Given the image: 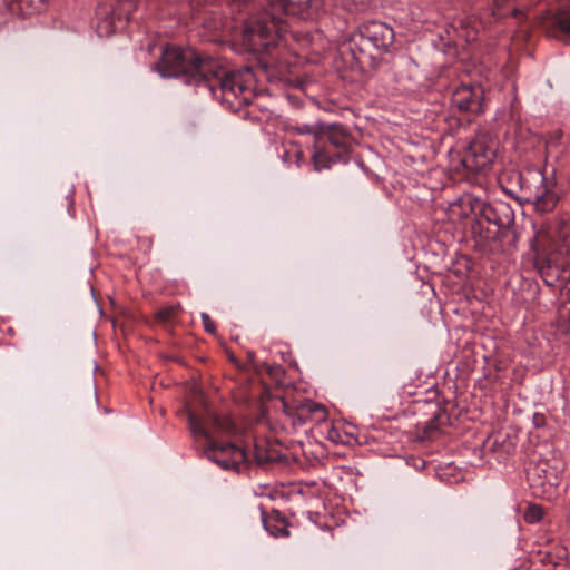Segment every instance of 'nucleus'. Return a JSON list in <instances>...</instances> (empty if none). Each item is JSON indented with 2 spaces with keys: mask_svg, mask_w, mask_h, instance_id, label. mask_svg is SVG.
<instances>
[{
  "mask_svg": "<svg viewBox=\"0 0 570 570\" xmlns=\"http://www.w3.org/2000/svg\"><path fill=\"white\" fill-rule=\"evenodd\" d=\"M163 78L187 77V83L206 87L223 102L248 104L254 89V73L249 67L228 70L214 58L200 59L191 49L166 48L160 62L153 67Z\"/></svg>",
  "mask_w": 570,
  "mask_h": 570,
  "instance_id": "nucleus-1",
  "label": "nucleus"
},
{
  "mask_svg": "<svg viewBox=\"0 0 570 570\" xmlns=\"http://www.w3.org/2000/svg\"><path fill=\"white\" fill-rule=\"evenodd\" d=\"M324 7V0H267L263 11L249 17L242 32V42L254 53L268 52L269 48L287 46L285 18L302 20L316 18Z\"/></svg>",
  "mask_w": 570,
  "mask_h": 570,
  "instance_id": "nucleus-2",
  "label": "nucleus"
},
{
  "mask_svg": "<svg viewBox=\"0 0 570 570\" xmlns=\"http://www.w3.org/2000/svg\"><path fill=\"white\" fill-rule=\"evenodd\" d=\"M274 402L276 411L283 416L279 419L281 422L294 432L303 428L322 426L328 419L325 405L311 399L298 397L292 392L276 397Z\"/></svg>",
  "mask_w": 570,
  "mask_h": 570,
  "instance_id": "nucleus-3",
  "label": "nucleus"
},
{
  "mask_svg": "<svg viewBox=\"0 0 570 570\" xmlns=\"http://www.w3.org/2000/svg\"><path fill=\"white\" fill-rule=\"evenodd\" d=\"M189 429L194 436H203L208 441V444L203 448V454L210 461L215 462L224 470L239 471L240 464L247 460V454L244 449L236 446L230 442L218 443L212 441L210 433L202 426L198 416L188 412Z\"/></svg>",
  "mask_w": 570,
  "mask_h": 570,
  "instance_id": "nucleus-4",
  "label": "nucleus"
},
{
  "mask_svg": "<svg viewBox=\"0 0 570 570\" xmlns=\"http://www.w3.org/2000/svg\"><path fill=\"white\" fill-rule=\"evenodd\" d=\"M497 141L488 132H479L464 151L462 163L471 170H482L495 157Z\"/></svg>",
  "mask_w": 570,
  "mask_h": 570,
  "instance_id": "nucleus-5",
  "label": "nucleus"
},
{
  "mask_svg": "<svg viewBox=\"0 0 570 570\" xmlns=\"http://www.w3.org/2000/svg\"><path fill=\"white\" fill-rule=\"evenodd\" d=\"M527 480L534 495L549 498L559 485V470L548 461L539 460L528 469Z\"/></svg>",
  "mask_w": 570,
  "mask_h": 570,
  "instance_id": "nucleus-6",
  "label": "nucleus"
},
{
  "mask_svg": "<svg viewBox=\"0 0 570 570\" xmlns=\"http://www.w3.org/2000/svg\"><path fill=\"white\" fill-rule=\"evenodd\" d=\"M141 0H117L111 17L101 19L97 24V31L100 36H109L118 28L132 19L135 11L139 8Z\"/></svg>",
  "mask_w": 570,
  "mask_h": 570,
  "instance_id": "nucleus-7",
  "label": "nucleus"
},
{
  "mask_svg": "<svg viewBox=\"0 0 570 570\" xmlns=\"http://www.w3.org/2000/svg\"><path fill=\"white\" fill-rule=\"evenodd\" d=\"M360 35L363 42H367L379 51H387L394 41L393 29L381 21H368L361 26Z\"/></svg>",
  "mask_w": 570,
  "mask_h": 570,
  "instance_id": "nucleus-8",
  "label": "nucleus"
},
{
  "mask_svg": "<svg viewBox=\"0 0 570 570\" xmlns=\"http://www.w3.org/2000/svg\"><path fill=\"white\" fill-rule=\"evenodd\" d=\"M239 370L254 371L262 381L269 379L271 383L279 384L285 376V370L282 365L268 362H258V358H229Z\"/></svg>",
  "mask_w": 570,
  "mask_h": 570,
  "instance_id": "nucleus-9",
  "label": "nucleus"
},
{
  "mask_svg": "<svg viewBox=\"0 0 570 570\" xmlns=\"http://www.w3.org/2000/svg\"><path fill=\"white\" fill-rule=\"evenodd\" d=\"M483 90L475 85H461L452 94V105L461 111H482Z\"/></svg>",
  "mask_w": 570,
  "mask_h": 570,
  "instance_id": "nucleus-10",
  "label": "nucleus"
},
{
  "mask_svg": "<svg viewBox=\"0 0 570 570\" xmlns=\"http://www.w3.org/2000/svg\"><path fill=\"white\" fill-rule=\"evenodd\" d=\"M534 180L539 183L531 195L535 208L540 212L552 210L559 200L554 183L548 180L540 171L534 174Z\"/></svg>",
  "mask_w": 570,
  "mask_h": 570,
  "instance_id": "nucleus-11",
  "label": "nucleus"
},
{
  "mask_svg": "<svg viewBox=\"0 0 570 570\" xmlns=\"http://www.w3.org/2000/svg\"><path fill=\"white\" fill-rule=\"evenodd\" d=\"M254 459L258 465H264L281 460L278 451L269 445L266 440L255 441L254 443Z\"/></svg>",
  "mask_w": 570,
  "mask_h": 570,
  "instance_id": "nucleus-12",
  "label": "nucleus"
},
{
  "mask_svg": "<svg viewBox=\"0 0 570 570\" xmlns=\"http://www.w3.org/2000/svg\"><path fill=\"white\" fill-rule=\"evenodd\" d=\"M289 36L291 38L298 42L302 49H309L315 53H320L321 50L325 48V41L320 31H315L314 33L308 35L291 32Z\"/></svg>",
  "mask_w": 570,
  "mask_h": 570,
  "instance_id": "nucleus-13",
  "label": "nucleus"
},
{
  "mask_svg": "<svg viewBox=\"0 0 570 570\" xmlns=\"http://www.w3.org/2000/svg\"><path fill=\"white\" fill-rule=\"evenodd\" d=\"M551 234L558 239L564 242L568 246L570 245V219L560 217L557 218L550 226Z\"/></svg>",
  "mask_w": 570,
  "mask_h": 570,
  "instance_id": "nucleus-14",
  "label": "nucleus"
},
{
  "mask_svg": "<svg viewBox=\"0 0 570 570\" xmlns=\"http://www.w3.org/2000/svg\"><path fill=\"white\" fill-rule=\"evenodd\" d=\"M472 210V205L470 199L460 198L453 202L449 207L450 217L452 219L455 218H464L468 217Z\"/></svg>",
  "mask_w": 570,
  "mask_h": 570,
  "instance_id": "nucleus-15",
  "label": "nucleus"
},
{
  "mask_svg": "<svg viewBox=\"0 0 570 570\" xmlns=\"http://www.w3.org/2000/svg\"><path fill=\"white\" fill-rule=\"evenodd\" d=\"M534 265L538 272L540 273L543 282L547 285L552 286L557 277V269L553 268L548 261L541 258H537Z\"/></svg>",
  "mask_w": 570,
  "mask_h": 570,
  "instance_id": "nucleus-16",
  "label": "nucleus"
},
{
  "mask_svg": "<svg viewBox=\"0 0 570 570\" xmlns=\"http://www.w3.org/2000/svg\"><path fill=\"white\" fill-rule=\"evenodd\" d=\"M443 419L448 420L449 417L445 412L439 409L438 412L433 414L432 419L424 423L423 438L432 439L434 433L439 431L440 425L443 424Z\"/></svg>",
  "mask_w": 570,
  "mask_h": 570,
  "instance_id": "nucleus-17",
  "label": "nucleus"
},
{
  "mask_svg": "<svg viewBox=\"0 0 570 570\" xmlns=\"http://www.w3.org/2000/svg\"><path fill=\"white\" fill-rule=\"evenodd\" d=\"M262 514L264 527L269 533H272L275 537H277L278 534L287 533L286 531H284L286 527V522L284 519L278 517L274 519L272 515L266 517L265 512H263Z\"/></svg>",
  "mask_w": 570,
  "mask_h": 570,
  "instance_id": "nucleus-18",
  "label": "nucleus"
},
{
  "mask_svg": "<svg viewBox=\"0 0 570 570\" xmlns=\"http://www.w3.org/2000/svg\"><path fill=\"white\" fill-rule=\"evenodd\" d=\"M544 510L538 504H529L523 513L527 523H537L543 519Z\"/></svg>",
  "mask_w": 570,
  "mask_h": 570,
  "instance_id": "nucleus-19",
  "label": "nucleus"
},
{
  "mask_svg": "<svg viewBox=\"0 0 570 570\" xmlns=\"http://www.w3.org/2000/svg\"><path fill=\"white\" fill-rule=\"evenodd\" d=\"M322 425H325L327 433L326 439L332 441L333 443H340L342 442L340 431L331 423L328 420L326 423H323Z\"/></svg>",
  "mask_w": 570,
  "mask_h": 570,
  "instance_id": "nucleus-20",
  "label": "nucleus"
},
{
  "mask_svg": "<svg viewBox=\"0 0 570 570\" xmlns=\"http://www.w3.org/2000/svg\"><path fill=\"white\" fill-rule=\"evenodd\" d=\"M342 134V128L337 127L336 125L331 126V132L328 134V140L332 145L336 147H341L344 145L342 139L337 137V135Z\"/></svg>",
  "mask_w": 570,
  "mask_h": 570,
  "instance_id": "nucleus-21",
  "label": "nucleus"
},
{
  "mask_svg": "<svg viewBox=\"0 0 570 570\" xmlns=\"http://www.w3.org/2000/svg\"><path fill=\"white\" fill-rule=\"evenodd\" d=\"M214 425L223 431H229L233 428V423L229 417L214 416Z\"/></svg>",
  "mask_w": 570,
  "mask_h": 570,
  "instance_id": "nucleus-22",
  "label": "nucleus"
},
{
  "mask_svg": "<svg viewBox=\"0 0 570 570\" xmlns=\"http://www.w3.org/2000/svg\"><path fill=\"white\" fill-rule=\"evenodd\" d=\"M556 23L561 31L570 35V14L559 16Z\"/></svg>",
  "mask_w": 570,
  "mask_h": 570,
  "instance_id": "nucleus-23",
  "label": "nucleus"
},
{
  "mask_svg": "<svg viewBox=\"0 0 570 570\" xmlns=\"http://www.w3.org/2000/svg\"><path fill=\"white\" fill-rule=\"evenodd\" d=\"M177 313L176 307L169 306L158 312L157 317L160 321L167 322L170 321Z\"/></svg>",
  "mask_w": 570,
  "mask_h": 570,
  "instance_id": "nucleus-24",
  "label": "nucleus"
},
{
  "mask_svg": "<svg viewBox=\"0 0 570 570\" xmlns=\"http://www.w3.org/2000/svg\"><path fill=\"white\" fill-rule=\"evenodd\" d=\"M313 163L316 170H321L328 167L325 160V156L321 151H315L313 154Z\"/></svg>",
  "mask_w": 570,
  "mask_h": 570,
  "instance_id": "nucleus-25",
  "label": "nucleus"
},
{
  "mask_svg": "<svg viewBox=\"0 0 570 570\" xmlns=\"http://www.w3.org/2000/svg\"><path fill=\"white\" fill-rule=\"evenodd\" d=\"M202 321H203L204 327H205V330L207 332H209V333H214L215 332V324L210 320L208 314L202 313Z\"/></svg>",
  "mask_w": 570,
  "mask_h": 570,
  "instance_id": "nucleus-26",
  "label": "nucleus"
},
{
  "mask_svg": "<svg viewBox=\"0 0 570 570\" xmlns=\"http://www.w3.org/2000/svg\"><path fill=\"white\" fill-rule=\"evenodd\" d=\"M296 131L298 134H302V135L308 134V135H315L316 136L318 134L317 130L313 126H311V125L298 126L296 128Z\"/></svg>",
  "mask_w": 570,
  "mask_h": 570,
  "instance_id": "nucleus-27",
  "label": "nucleus"
},
{
  "mask_svg": "<svg viewBox=\"0 0 570 570\" xmlns=\"http://www.w3.org/2000/svg\"><path fill=\"white\" fill-rule=\"evenodd\" d=\"M21 6L36 3V11H40L45 6V0H20Z\"/></svg>",
  "mask_w": 570,
  "mask_h": 570,
  "instance_id": "nucleus-28",
  "label": "nucleus"
}]
</instances>
